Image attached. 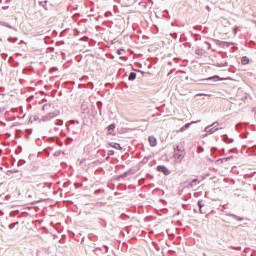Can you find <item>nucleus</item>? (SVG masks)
<instances>
[{
    "mask_svg": "<svg viewBox=\"0 0 256 256\" xmlns=\"http://www.w3.org/2000/svg\"><path fill=\"white\" fill-rule=\"evenodd\" d=\"M191 127V123H186L184 126L180 128V132L183 133V131H187Z\"/></svg>",
    "mask_w": 256,
    "mask_h": 256,
    "instance_id": "20",
    "label": "nucleus"
},
{
    "mask_svg": "<svg viewBox=\"0 0 256 256\" xmlns=\"http://www.w3.org/2000/svg\"><path fill=\"white\" fill-rule=\"evenodd\" d=\"M255 174H256V172H252V173L250 174V177H255Z\"/></svg>",
    "mask_w": 256,
    "mask_h": 256,
    "instance_id": "34",
    "label": "nucleus"
},
{
    "mask_svg": "<svg viewBox=\"0 0 256 256\" xmlns=\"http://www.w3.org/2000/svg\"><path fill=\"white\" fill-rule=\"evenodd\" d=\"M98 251H101V253H107L109 251V246L103 245L102 247H97Z\"/></svg>",
    "mask_w": 256,
    "mask_h": 256,
    "instance_id": "13",
    "label": "nucleus"
},
{
    "mask_svg": "<svg viewBox=\"0 0 256 256\" xmlns=\"http://www.w3.org/2000/svg\"><path fill=\"white\" fill-rule=\"evenodd\" d=\"M230 159H233V156L225 157V158H219L217 160V163H225V161H229Z\"/></svg>",
    "mask_w": 256,
    "mask_h": 256,
    "instance_id": "18",
    "label": "nucleus"
},
{
    "mask_svg": "<svg viewBox=\"0 0 256 256\" xmlns=\"http://www.w3.org/2000/svg\"><path fill=\"white\" fill-rule=\"evenodd\" d=\"M200 151H205V149L203 147H201Z\"/></svg>",
    "mask_w": 256,
    "mask_h": 256,
    "instance_id": "37",
    "label": "nucleus"
},
{
    "mask_svg": "<svg viewBox=\"0 0 256 256\" xmlns=\"http://www.w3.org/2000/svg\"><path fill=\"white\" fill-rule=\"evenodd\" d=\"M201 81H213V83H217L218 81H231V77L221 78L219 75H214L208 78H204Z\"/></svg>",
    "mask_w": 256,
    "mask_h": 256,
    "instance_id": "3",
    "label": "nucleus"
},
{
    "mask_svg": "<svg viewBox=\"0 0 256 256\" xmlns=\"http://www.w3.org/2000/svg\"><path fill=\"white\" fill-rule=\"evenodd\" d=\"M223 153H225V148L222 149Z\"/></svg>",
    "mask_w": 256,
    "mask_h": 256,
    "instance_id": "40",
    "label": "nucleus"
},
{
    "mask_svg": "<svg viewBox=\"0 0 256 256\" xmlns=\"http://www.w3.org/2000/svg\"><path fill=\"white\" fill-rule=\"evenodd\" d=\"M133 71H136L137 73H141V75H151L149 72H145L143 70L132 68Z\"/></svg>",
    "mask_w": 256,
    "mask_h": 256,
    "instance_id": "22",
    "label": "nucleus"
},
{
    "mask_svg": "<svg viewBox=\"0 0 256 256\" xmlns=\"http://www.w3.org/2000/svg\"><path fill=\"white\" fill-rule=\"evenodd\" d=\"M255 117H256V112H255Z\"/></svg>",
    "mask_w": 256,
    "mask_h": 256,
    "instance_id": "44",
    "label": "nucleus"
},
{
    "mask_svg": "<svg viewBox=\"0 0 256 256\" xmlns=\"http://www.w3.org/2000/svg\"><path fill=\"white\" fill-rule=\"evenodd\" d=\"M101 107H103V102L102 101H97V109H99L100 115H101Z\"/></svg>",
    "mask_w": 256,
    "mask_h": 256,
    "instance_id": "24",
    "label": "nucleus"
},
{
    "mask_svg": "<svg viewBox=\"0 0 256 256\" xmlns=\"http://www.w3.org/2000/svg\"><path fill=\"white\" fill-rule=\"evenodd\" d=\"M252 149H253V151H256V145H254V146L252 147Z\"/></svg>",
    "mask_w": 256,
    "mask_h": 256,
    "instance_id": "35",
    "label": "nucleus"
},
{
    "mask_svg": "<svg viewBox=\"0 0 256 256\" xmlns=\"http://www.w3.org/2000/svg\"><path fill=\"white\" fill-rule=\"evenodd\" d=\"M97 157H100L97 162L103 163V161H107V151L100 149L97 151Z\"/></svg>",
    "mask_w": 256,
    "mask_h": 256,
    "instance_id": "4",
    "label": "nucleus"
},
{
    "mask_svg": "<svg viewBox=\"0 0 256 256\" xmlns=\"http://www.w3.org/2000/svg\"><path fill=\"white\" fill-rule=\"evenodd\" d=\"M197 185H199V179L197 178L192 179L189 183V187H191V189H193V187H197Z\"/></svg>",
    "mask_w": 256,
    "mask_h": 256,
    "instance_id": "11",
    "label": "nucleus"
},
{
    "mask_svg": "<svg viewBox=\"0 0 256 256\" xmlns=\"http://www.w3.org/2000/svg\"><path fill=\"white\" fill-rule=\"evenodd\" d=\"M97 173H102L103 175H105V170H103L101 167H98Z\"/></svg>",
    "mask_w": 256,
    "mask_h": 256,
    "instance_id": "29",
    "label": "nucleus"
},
{
    "mask_svg": "<svg viewBox=\"0 0 256 256\" xmlns=\"http://www.w3.org/2000/svg\"><path fill=\"white\" fill-rule=\"evenodd\" d=\"M156 170L159 173H163L165 175V177H167L168 175H171V170H169V168H167V166H165V165H158L156 167Z\"/></svg>",
    "mask_w": 256,
    "mask_h": 256,
    "instance_id": "5",
    "label": "nucleus"
},
{
    "mask_svg": "<svg viewBox=\"0 0 256 256\" xmlns=\"http://www.w3.org/2000/svg\"><path fill=\"white\" fill-rule=\"evenodd\" d=\"M164 13H169V10H165Z\"/></svg>",
    "mask_w": 256,
    "mask_h": 256,
    "instance_id": "39",
    "label": "nucleus"
},
{
    "mask_svg": "<svg viewBox=\"0 0 256 256\" xmlns=\"http://www.w3.org/2000/svg\"><path fill=\"white\" fill-rule=\"evenodd\" d=\"M197 205H198L200 213H202V214L205 213L203 211V207H205V201L200 199V200H198Z\"/></svg>",
    "mask_w": 256,
    "mask_h": 256,
    "instance_id": "10",
    "label": "nucleus"
},
{
    "mask_svg": "<svg viewBox=\"0 0 256 256\" xmlns=\"http://www.w3.org/2000/svg\"><path fill=\"white\" fill-rule=\"evenodd\" d=\"M237 33H239V26H234L233 28V34L237 35Z\"/></svg>",
    "mask_w": 256,
    "mask_h": 256,
    "instance_id": "27",
    "label": "nucleus"
},
{
    "mask_svg": "<svg viewBox=\"0 0 256 256\" xmlns=\"http://www.w3.org/2000/svg\"><path fill=\"white\" fill-rule=\"evenodd\" d=\"M129 175H131V169H129L128 171L122 173L119 175V177H121L122 179H127V177H129Z\"/></svg>",
    "mask_w": 256,
    "mask_h": 256,
    "instance_id": "16",
    "label": "nucleus"
},
{
    "mask_svg": "<svg viewBox=\"0 0 256 256\" xmlns=\"http://www.w3.org/2000/svg\"><path fill=\"white\" fill-rule=\"evenodd\" d=\"M123 53H125V49L119 48V49L117 50V54H118V55H123Z\"/></svg>",
    "mask_w": 256,
    "mask_h": 256,
    "instance_id": "28",
    "label": "nucleus"
},
{
    "mask_svg": "<svg viewBox=\"0 0 256 256\" xmlns=\"http://www.w3.org/2000/svg\"><path fill=\"white\" fill-rule=\"evenodd\" d=\"M232 249H235V251H241V246H232Z\"/></svg>",
    "mask_w": 256,
    "mask_h": 256,
    "instance_id": "30",
    "label": "nucleus"
},
{
    "mask_svg": "<svg viewBox=\"0 0 256 256\" xmlns=\"http://www.w3.org/2000/svg\"><path fill=\"white\" fill-rule=\"evenodd\" d=\"M109 145L113 148V149H117L118 151H122L123 147H121V144L117 143V142H110Z\"/></svg>",
    "mask_w": 256,
    "mask_h": 256,
    "instance_id": "9",
    "label": "nucleus"
},
{
    "mask_svg": "<svg viewBox=\"0 0 256 256\" xmlns=\"http://www.w3.org/2000/svg\"><path fill=\"white\" fill-rule=\"evenodd\" d=\"M195 53L200 57H203V55H205V50H203V48H198L195 50Z\"/></svg>",
    "mask_w": 256,
    "mask_h": 256,
    "instance_id": "17",
    "label": "nucleus"
},
{
    "mask_svg": "<svg viewBox=\"0 0 256 256\" xmlns=\"http://www.w3.org/2000/svg\"><path fill=\"white\" fill-rule=\"evenodd\" d=\"M174 158L177 161V163H181L183 159H185V155H187V152H185V146L181 145H174Z\"/></svg>",
    "mask_w": 256,
    "mask_h": 256,
    "instance_id": "1",
    "label": "nucleus"
},
{
    "mask_svg": "<svg viewBox=\"0 0 256 256\" xmlns=\"http://www.w3.org/2000/svg\"><path fill=\"white\" fill-rule=\"evenodd\" d=\"M107 132L109 133V135H115V123H112L110 125H108V127L106 128Z\"/></svg>",
    "mask_w": 256,
    "mask_h": 256,
    "instance_id": "8",
    "label": "nucleus"
},
{
    "mask_svg": "<svg viewBox=\"0 0 256 256\" xmlns=\"http://www.w3.org/2000/svg\"><path fill=\"white\" fill-rule=\"evenodd\" d=\"M207 9L209 10V6H207Z\"/></svg>",
    "mask_w": 256,
    "mask_h": 256,
    "instance_id": "43",
    "label": "nucleus"
},
{
    "mask_svg": "<svg viewBox=\"0 0 256 256\" xmlns=\"http://www.w3.org/2000/svg\"><path fill=\"white\" fill-rule=\"evenodd\" d=\"M113 155H115V150H108L106 153L107 159H109V157H113Z\"/></svg>",
    "mask_w": 256,
    "mask_h": 256,
    "instance_id": "23",
    "label": "nucleus"
},
{
    "mask_svg": "<svg viewBox=\"0 0 256 256\" xmlns=\"http://www.w3.org/2000/svg\"><path fill=\"white\" fill-rule=\"evenodd\" d=\"M114 179H115V181H121V179H123V178L119 177V175H116Z\"/></svg>",
    "mask_w": 256,
    "mask_h": 256,
    "instance_id": "31",
    "label": "nucleus"
},
{
    "mask_svg": "<svg viewBox=\"0 0 256 256\" xmlns=\"http://www.w3.org/2000/svg\"><path fill=\"white\" fill-rule=\"evenodd\" d=\"M213 65L214 67H227V65H229V62L225 61L224 63H215Z\"/></svg>",
    "mask_w": 256,
    "mask_h": 256,
    "instance_id": "19",
    "label": "nucleus"
},
{
    "mask_svg": "<svg viewBox=\"0 0 256 256\" xmlns=\"http://www.w3.org/2000/svg\"><path fill=\"white\" fill-rule=\"evenodd\" d=\"M101 16H98V18H97V20L99 21V18H100Z\"/></svg>",
    "mask_w": 256,
    "mask_h": 256,
    "instance_id": "41",
    "label": "nucleus"
},
{
    "mask_svg": "<svg viewBox=\"0 0 256 256\" xmlns=\"http://www.w3.org/2000/svg\"><path fill=\"white\" fill-rule=\"evenodd\" d=\"M137 79V73L136 72H130L128 76V81H135Z\"/></svg>",
    "mask_w": 256,
    "mask_h": 256,
    "instance_id": "12",
    "label": "nucleus"
},
{
    "mask_svg": "<svg viewBox=\"0 0 256 256\" xmlns=\"http://www.w3.org/2000/svg\"><path fill=\"white\" fill-rule=\"evenodd\" d=\"M226 216L227 217H231L232 219H234V221H245V218L244 217H241V216H237V214H233V213H226Z\"/></svg>",
    "mask_w": 256,
    "mask_h": 256,
    "instance_id": "6",
    "label": "nucleus"
},
{
    "mask_svg": "<svg viewBox=\"0 0 256 256\" xmlns=\"http://www.w3.org/2000/svg\"><path fill=\"white\" fill-rule=\"evenodd\" d=\"M249 63H250L249 57L243 56V57L241 58V64H242V65H249Z\"/></svg>",
    "mask_w": 256,
    "mask_h": 256,
    "instance_id": "14",
    "label": "nucleus"
},
{
    "mask_svg": "<svg viewBox=\"0 0 256 256\" xmlns=\"http://www.w3.org/2000/svg\"><path fill=\"white\" fill-rule=\"evenodd\" d=\"M151 159V156H145L143 159H142V161H141V163L143 164V165H147V163H149V160Z\"/></svg>",
    "mask_w": 256,
    "mask_h": 256,
    "instance_id": "21",
    "label": "nucleus"
},
{
    "mask_svg": "<svg viewBox=\"0 0 256 256\" xmlns=\"http://www.w3.org/2000/svg\"><path fill=\"white\" fill-rule=\"evenodd\" d=\"M97 205H98V207H99V206L101 207V206L105 205V203H103V202H101V201H98V202H97Z\"/></svg>",
    "mask_w": 256,
    "mask_h": 256,
    "instance_id": "32",
    "label": "nucleus"
},
{
    "mask_svg": "<svg viewBox=\"0 0 256 256\" xmlns=\"http://www.w3.org/2000/svg\"><path fill=\"white\" fill-rule=\"evenodd\" d=\"M168 65H173V62L169 61V62H168Z\"/></svg>",
    "mask_w": 256,
    "mask_h": 256,
    "instance_id": "36",
    "label": "nucleus"
},
{
    "mask_svg": "<svg viewBox=\"0 0 256 256\" xmlns=\"http://www.w3.org/2000/svg\"><path fill=\"white\" fill-rule=\"evenodd\" d=\"M148 141H149L150 147H157V138L155 136H149Z\"/></svg>",
    "mask_w": 256,
    "mask_h": 256,
    "instance_id": "7",
    "label": "nucleus"
},
{
    "mask_svg": "<svg viewBox=\"0 0 256 256\" xmlns=\"http://www.w3.org/2000/svg\"><path fill=\"white\" fill-rule=\"evenodd\" d=\"M128 189H136L135 185L131 184L128 186Z\"/></svg>",
    "mask_w": 256,
    "mask_h": 256,
    "instance_id": "33",
    "label": "nucleus"
},
{
    "mask_svg": "<svg viewBox=\"0 0 256 256\" xmlns=\"http://www.w3.org/2000/svg\"><path fill=\"white\" fill-rule=\"evenodd\" d=\"M103 29H101V27L100 26H97V33H98V35H101V37H103Z\"/></svg>",
    "mask_w": 256,
    "mask_h": 256,
    "instance_id": "25",
    "label": "nucleus"
},
{
    "mask_svg": "<svg viewBox=\"0 0 256 256\" xmlns=\"http://www.w3.org/2000/svg\"><path fill=\"white\" fill-rule=\"evenodd\" d=\"M254 155H255V157H256V153H255Z\"/></svg>",
    "mask_w": 256,
    "mask_h": 256,
    "instance_id": "45",
    "label": "nucleus"
},
{
    "mask_svg": "<svg viewBox=\"0 0 256 256\" xmlns=\"http://www.w3.org/2000/svg\"><path fill=\"white\" fill-rule=\"evenodd\" d=\"M200 151H205V149L203 147H201Z\"/></svg>",
    "mask_w": 256,
    "mask_h": 256,
    "instance_id": "38",
    "label": "nucleus"
},
{
    "mask_svg": "<svg viewBox=\"0 0 256 256\" xmlns=\"http://www.w3.org/2000/svg\"><path fill=\"white\" fill-rule=\"evenodd\" d=\"M224 143H233L235 140L233 138H229L228 135L223 136Z\"/></svg>",
    "mask_w": 256,
    "mask_h": 256,
    "instance_id": "15",
    "label": "nucleus"
},
{
    "mask_svg": "<svg viewBox=\"0 0 256 256\" xmlns=\"http://www.w3.org/2000/svg\"><path fill=\"white\" fill-rule=\"evenodd\" d=\"M50 117H55V115H51Z\"/></svg>",
    "mask_w": 256,
    "mask_h": 256,
    "instance_id": "42",
    "label": "nucleus"
},
{
    "mask_svg": "<svg viewBox=\"0 0 256 256\" xmlns=\"http://www.w3.org/2000/svg\"><path fill=\"white\" fill-rule=\"evenodd\" d=\"M196 97H211V95H208L205 93H198V94H196Z\"/></svg>",
    "mask_w": 256,
    "mask_h": 256,
    "instance_id": "26",
    "label": "nucleus"
},
{
    "mask_svg": "<svg viewBox=\"0 0 256 256\" xmlns=\"http://www.w3.org/2000/svg\"><path fill=\"white\" fill-rule=\"evenodd\" d=\"M220 129H223V128H219V122L216 121L206 126L204 128V132L209 133V135H213V133H216V131H219Z\"/></svg>",
    "mask_w": 256,
    "mask_h": 256,
    "instance_id": "2",
    "label": "nucleus"
}]
</instances>
